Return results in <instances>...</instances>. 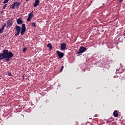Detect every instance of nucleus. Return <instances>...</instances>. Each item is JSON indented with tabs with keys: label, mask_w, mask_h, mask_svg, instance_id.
Masks as SVG:
<instances>
[{
	"label": "nucleus",
	"mask_w": 125,
	"mask_h": 125,
	"mask_svg": "<svg viewBox=\"0 0 125 125\" xmlns=\"http://www.w3.org/2000/svg\"><path fill=\"white\" fill-rule=\"evenodd\" d=\"M7 25L9 27H10V26H12V21H11V20L8 21H7Z\"/></svg>",
	"instance_id": "11"
},
{
	"label": "nucleus",
	"mask_w": 125,
	"mask_h": 125,
	"mask_svg": "<svg viewBox=\"0 0 125 125\" xmlns=\"http://www.w3.org/2000/svg\"><path fill=\"white\" fill-rule=\"evenodd\" d=\"M28 17H29V18H33V12H31V13L29 14Z\"/></svg>",
	"instance_id": "13"
},
{
	"label": "nucleus",
	"mask_w": 125,
	"mask_h": 125,
	"mask_svg": "<svg viewBox=\"0 0 125 125\" xmlns=\"http://www.w3.org/2000/svg\"><path fill=\"white\" fill-rule=\"evenodd\" d=\"M28 0H26V1H28Z\"/></svg>",
	"instance_id": "25"
},
{
	"label": "nucleus",
	"mask_w": 125,
	"mask_h": 125,
	"mask_svg": "<svg viewBox=\"0 0 125 125\" xmlns=\"http://www.w3.org/2000/svg\"><path fill=\"white\" fill-rule=\"evenodd\" d=\"M31 18H29V17H28V18H27V21H30V20H31Z\"/></svg>",
	"instance_id": "21"
},
{
	"label": "nucleus",
	"mask_w": 125,
	"mask_h": 125,
	"mask_svg": "<svg viewBox=\"0 0 125 125\" xmlns=\"http://www.w3.org/2000/svg\"><path fill=\"white\" fill-rule=\"evenodd\" d=\"M66 44L65 43H62L61 44V49L62 50H64L65 49H66Z\"/></svg>",
	"instance_id": "7"
},
{
	"label": "nucleus",
	"mask_w": 125,
	"mask_h": 125,
	"mask_svg": "<svg viewBox=\"0 0 125 125\" xmlns=\"http://www.w3.org/2000/svg\"><path fill=\"white\" fill-rule=\"evenodd\" d=\"M31 25L32 26H33V27H36V23L35 22H32L31 23Z\"/></svg>",
	"instance_id": "17"
},
{
	"label": "nucleus",
	"mask_w": 125,
	"mask_h": 125,
	"mask_svg": "<svg viewBox=\"0 0 125 125\" xmlns=\"http://www.w3.org/2000/svg\"><path fill=\"white\" fill-rule=\"evenodd\" d=\"M16 31L15 36H18V35L20 34V32H21V27L19 26V25H17L16 27Z\"/></svg>",
	"instance_id": "3"
},
{
	"label": "nucleus",
	"mask_w": 125,
	"mask_h": 125,
	"mask_svg": "<svg viewBox=\"0 0 125 125\" xmlns=\"http://www.w3.org/2000/svg\"><path fill=\"white\" fill-rule=\"evenodd\" d=\"M22 23H23V21H22V20H21V19H19L17 20V23L19 25H20V24H22Z\"/></svg>",
	"instance_id": "9"
},
{
	"label": "nucleus",
	"mask_w": 125,
	"mask_h": 125,
	"mask_svg": "<svg viewBox=\"0 0 125 125\" xmlns=\"http://www.w3.org/2000/svg\"><path fill=\"white\" fill-rule=\"evenodd\" d=\"M8 76H9V77H12V74H11V73H10V72H9L8 73Z\"/></svg>",
	"instance_id": "18"
},
{
	"label": "nucleus",
	"mask_w": 125,
	"mask_h": 125,
	"mask_svg": "<svg viewBox=\"0 0 125 125\" xmlns=\"http://www.w3.org/2000/svg\"><path fill=\"white\" fill-rule=\"evenodd\" d=\"M47 47H49L50 49H51L52 48V46H51V44L49 43L47 45Z\"/></svg>",
	"instance_id": "14"
},
{
	"label": "nucleus",
	"mask_w": 125,
	"mask_h": 125,
	"mask_svg": "<svg viewBox=\"0 0 125 125\" xmlns=\"http://www.w3.org/2000/svg\"><path fill=\"white\" fill-rule=\"evenodd\" d=\"M6 26V24L3 23L1 27L0 28V34H2L3 33V31L4 30V27Z\"/></svg>",
	"instance_id": "5"
},
{
	"label": "nucleus",
	"mask_w": 125,
	"mask_h": 125,
	"mask_svg": "<svg viewBox=\"0 0 125 125\" xmlns=\"http://www.w3.org/2000/svg\"><path fill=\"white\" fill-rule=\"evenodd\" d=\"M9 1V0H4L3 3V4H5V3H7Z\"/></svg>",
	"instance_id": "15"
},
{
	"label": "nucleus",
	"mask_w": 125,
	"mask_h": 125,
	"mask_svg": "<svg viewBox=\"0 0 125 125\" xmlns=\"http://www.w3.org/2000/svg\"><path fill=\"white\" fill-rule=\"evenodd\" d=\"M115 77H116V76H114V78H115Z\"/></svg>",
	"instance_id": "26"
},
{
	"label": "nucleus",
	"mask_w": 125,
	"mask_h": 125,
	"mask_svg": "<svg viewBox=\"0 0 125 125\" xmlns=\"http://www.w3.org/2000/svg\"><path fill=\"white\" fill-rule=\"evenodd\" d=\"M113 116H114V117H115L116 118H117V117H118V116H119V114L118 113V111H115L113 112Z\"/></svg>",
	"instance_id": "10"
},
{
	"label": "nucleus",
	"mask_w": 125,
	"mask_h": 125,
	"mask_svg": "<svg viewBox=\"0 0 125 125\" xmlns=\"http://www.w3.org/2000/svg\"><path fill=\"white\" fill-rule=\"evenodd\" d=\"M63 68H64V66L62 67L61 70L62 71V70H63Z\"/></svg>",
	"instance_id": "22"
},
{
	"label": "nucleus",
	"mask_w": 125,
	"mask_h": 125,
	"mask_svg": "<svg viewBox=\"0 0 125 125\" xmlns=\"http://www.w3.org/2000/svg\"><path fill=\"white\" fill-rule=\"evenodd\" d=\"M86 49V48L83 46L81 47L77 52L78 54H81V53H83V52L85 51Z\"/></svg>",
	"instance_id": "2"
},
{
	"label": "nucleus",
	"mask_w": 125,
	"mask_h": 125,
	"mask_svg": "<svg viewBox=\"0 0 125 125\" xmlns=\"http://www.w3.org/2000/svg\"><path fill=\"white\" fill-rule=\"evenodd\" d=\"M14 4L15 7H18V6H19L21 4L20 2H14Z\"/></svg>",
	"instance_id": "12"
},
{
	"label": "nucleus",
	"mask_w": 125,
	"mask_h": 125,
	"mask_svg": "<svg viewBox=\"0 0 125 125\" xmlns=\"http://www.w3.org/2000/svg\"><path fill=\"white\" fill-rule=\"evenodd\" d=\"M13 56V53L8 52V50H4L2 53H0V60L6 59V61H9Z\"/></svg>",
	"instance_id": "1"
},
{
	"label": "nucleus",
	"mask_w": 125,
	"mask_h": 125,
	"mask_svg": "<svg viewBox=\"0 0 125 125\" xmlns=\"http://www.w3.org/2000/svg\"><path fill=\"white\" fill-rule=\"evenodd\" d=\"M56 52L58 54V56H59V57L60 58H62V57H63V56H64V53H63L59 51H57Z\"/></svg>",
	"instance_id": "6"
},
{
	"label": "nucleus",
	"mask_w": 125,
	"mask_h": 125,
	"mask_svg": "<svg viewBox=\"0 0 125 125\" xmlns=\"http://www.w3.org/2000/svg\"><path fill=\"white\" fill-rule=\"evenodd\" d=\"M5 7H6V5H5L3 6L2 7V9H5Z\"/></svg>",
	"instance_id": "20"
},
{
	"label": "nucleus",
	"mask_w": 125,
	"mask_h": 125,
	"mask_svg": "<svg viewBox=\"0 0 125 125\" xmlns=\"http://www.w3.org/2000/svg\"><path fill=\"white\" fill-rule=\"evenodd\" d=\"M15 7V4L14 3L13 4L11 5V6H10V8L12 9H14Z\"/></svg>",
	"instance_id": "16"
},
{
	"label": "nucleus",
	"mask_w": 125,
	"mask_h": 125,
	"mask_svg": "<svg viewBox=\"0 0 125 125\" xmlns=\"http://www.w3.org/2000/svg\"><path fill=\"white\" fill-rule=\"evenodd\" d=\"M40 3V0H36L35 3L33 5V6L34 7H37L38 5H39V4Z\"/></svg>",
	"instance_id": "8"
},
{
	"label": "nucleus",
	"mask_w": 125,
	"mask_h": 125,
	"mask_svg": "<svg viewBox=\"0 0 125 125\" xmlns=\"http://www.w3.org/2000/svg\"><path fill=\"white\" fill-rule=\"evenodd\" d=\"M26 32V25L24 23L22 24L21 31V35L23 36L24 35V33Z\"/></svg>",
	"instance_id": "4"
},
{
	"label": "nucleus",
	"mask_w": 125,
	"mask_h": 125,
	"mask_svg": "<svg viewBox=\"0 0 125 125\" xmlns=\"http://www.w3.org/2000/svg\"><path fill=\"white\" fill-rule=\"evenodd\" d=\"M120 2H122L124 0H119Z\"/></svg>",
	"instance_id": "23"
},
{
	"label": "nucleus",
	"mask_w": 125,
	"mask_h": 125,
	"mask_svg": "<svg viewBox=\"0 0 125 125\" xmlns=\"http://www.w3.org/2000/svg\"><path fill=\"white\" fill-rule=\"evenodd\" d=\"M26 50H27V48H24L23 50V52H26Z\"/></svg>",
	"instance_id": "19"
},
{
	"label": "nucleus",
	"mask_w": 125,
	"mask_h": 125,
	"mask_svg": "<svg viewBox=\"0 0 125 125\" xmlns=\"http://www.w3.org/2000/svg\"><path fill=\"white\" fill-rule=\"evenodd\" d=\"M119 70H120V69H119ZM116 71H117V72H119V71H120V70H119V69H117Z\"/></svg>",
	"instance_id": "24"
}]
</instances>
